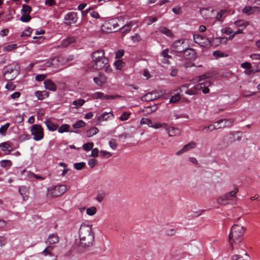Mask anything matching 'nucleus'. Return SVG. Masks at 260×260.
<instances>
[{"instance_id":"f257e3e1","label":"nucleus","mask_w":260,"mask_h":260,"mask_svg":"<svg viewBox=\"0 0 260 260\" xmlns=\"http://www.w3.org/2000/svg\"><path fill=\"white\" fill-rule=\"evenodd\" d=\"M79 247L86 249L93 245L94 241V233L90 224L82 223L78 231Z\"/></svg>"},{"instance_id":"f03ea898","label":"nucleus","mask_w":260,"mask_h":260,"mask_svg":"<svg viewBox=\"0 0 260 260\" xmlns=\"http://www.w3.org/2000/svg\"><path fill=\"white\" fill-rule=\"evenodd\" d=\"M245 228L238 224H234L231 228L229 235V242L233 250L236 248V245L241 242Z\"/></svg>"},{"instance_id":"7ed1b4c3","label":"nucleus","mask_w":260,"mask_h":260,"mask_svg":"<svg viewBox=\"0 0 260 260\" xmlns=\"http://www.w3.org/2000/svg\"><path fill=\"white\" fill-rule=\"evenodd\" d=\"M92 67L96 70H101L106 68L107 72L108 69L109 59L105 55L103 50H99L93 52L91 54Z\"/></svg>"},{"instance_id":"20e7f679","label":"nucleus","mask_w":260,"mask_h":260,"mask_svg":"<svg viewBox=\"0 0 260 260\" xmlns=\"http://www.w3.org/2000/svg\"><path fill=\"white\" fill-rule=\"evenodd\" d=\"M233 121L229 119H222L215 122L214 124H210L204 126L202 131L205 133H208L213 131L224 127L230 126L233 124Z\"/></svg>"},{"instance_id":"39448f33","label":"nucleus","mask_w":260,"mask_h":260,"mask_svg":"<svg viewBox=\"0 0 260 260\" xmlns=\"http://www.w3.org/2000/svg\"><path fill=\"white\" fill-rule=\"evenodd\" d=\"M238 191L237 188H235L234 189L230 192H227L221 196L217 198V203L221 205H226L229 204V201L232 200V198H235L236 194Z\"/></svg>"},{"instance_id":"423d86ee","label":"nucleus","mask_w":260,"mask_h":260,"mask_svg":"<svg viewBox=\"0 0 260 260\" xmlns=\"http://www.w3.org/2000/svg\"><path fill=\"white\" fill-rule=\"evenodd\" d=\"M30 131L35 141H39L43 139L44 129L41 125L38 124L32 125L30 128Z\"/></svg>"},{"instance_id":"0eeeda50","label":"nucleus","mask_w":260,"mask_h":260,"mask_svg":"<svg viewBox=\"0 0 260 260\" xmlns=\"http://www.w3.org/2000/svg\"><path fill=\"white\" fill-rule=\"evenodd\" d=\"M19 67L17 65L9 68L4 73L3 76L6 80L11 81L14 79L19 74Z\"/></svg>"},{"instance_id":"6e6552de","label":"nucleus","mask_w":260,"mask_h":260,"mask_svg":"<svg viewBox=\"0 0 260 260\" xmlns=\"http://www.w3.org/2000/svg\"><path fill=\"white\" fill-rule=\"evenodd\" d=\"M211 85V83L208 80H206L204 82L199 83L193 87H190V88L192 90H194L196 92V94L198 93V91L200 90H202V92L204 93H207L209 92V89L208 88Z\"/></svg>"},{"instance_id":"1a4fd4ad","label":"nucleus","mask_w":260,"mask_h":260,"mask_svg":"<svg viewBox=\"0 0 260 260\" xmlns=\"http://www.w3.org/2000/svg\"><path fill=\"white\" fill-rule=\"evenodd\" d=\"M69 187L65 185H57L50 189V194L53 198L59 197L63 194Z\"/></svg>"},{"instance_id":"9d476101","label":"nucleus","mask_w":260,"mask_h":260,"mask_svg":"<svg viewBox=\"0 0 260 260\" xmlns=\"http://www.w3.org/2000/svg\"><path fill=\"white\" fill-rule=\"evenodd\" d=\"M77 13L74 12H70L64 15V23L66 25H71L77 22Z\"/></svg>"},{"instance_id":"9b49d317","label":"nucleus","mask_w":260,"mask_h":260,"mask_svg":"<svg viewBox=\"0 0 260 260\" xmlns=\"http://www.w3.org/2000/svg\"><path fill=\"white\" fill-rule=\"evenodd\" d=\"M119 95H106L104 93L101 91H96L91 94V98L93 100H113L116 98H119Z\"/></svg>"},{"instance_id":"f8f14e48","label":"nucleus","mask_w":260,"mask_h":260,"mask_svg":"<svg viewBox=\"0 0 260 260\" xmlns=\"http://www.w3.org/2000/svg\"><path fill=\"white\" fill-rule=\"evenodd\" d=\"M184 43V41L182 39L175 41L171 46L172 50L176 52L182 53L186 48Z\"/></svg>"},{"instance_id":"ddd939ff","label":"nucleus","mask_w":260,"mask_h":260,"mask_svg":"<svg viewBox=\"0 0 260 260\" xmlns=\"http://www.w3.org/2000/svg\"><path fill=\"white\" fill-rule=\"evenodd\" d=\"M184 57L186 60H192L196 58V53L195 51L191 48H185L182 52Z\"/></svg>"},{"instance_id":"4468645a","label":"nucleus","mask_w":260,"mask_h":260,"mask_svg":"<svg viewBox=\"0 0 260 260\" xmlns=\"http://www.w3.org/2000/svg\"><path fill=\"white\" fill-rule=\"evenodd\" d=\"M61 60H63V58L61 57H55L51 59V61H47L45 62V66L47 67H58L60 66H62V63H59L58 62H61Z\"/></svg>"},{"instance_id":"2eb2a0df","label":"nucleus","mask_w":260,"mask_h":260,"mask_svg":"<svg viewBox=\"0 0 260 260\" xmlns=\"http://www.w3.org/2000/svg\"><path fill=\"white\" fill-rule=\"evenodd\" d=\"M159 97V94L156 91L147 93L141 98L143 101L150 102L156 100Z\"/></svg>"},{"instance_id":"dca6fc26","label":"nucleus","mask_w":260,"mask_h":260,"mask_svg":"<svg viewBox=\"0 0 260 260\" xmlns=\"http://www.w3.org/2000/svg\"><path fill=\"white\" fill-rule=\"evenodd\" d=\"M18 192L21 196L24 201L28 200L29 194V187L26 186H21L18 188Z\"/></svg>"},{"instance_id":"f3484780","label":"nucleus","mask_w":260,"mask_h":260,"mask_svg":"<svg viewBox=\"0 0 260 260\" xmlns=\"http://www.w3.org/2000/svg\"><path fill=\"white\" fill-rule=\"evenodd\" d=\"M193 40L196 43L202 46H204L208 45V39L199 35H194Z\"/></svg>"},{"instance_id":"a211bd4d","label":"nucleus","mask_w":260,"mask_h":260,"mask_svg":"<svg viewBox=\"0 0 260 260\" xmlns=\"http://www.w3.org/2000/svg\"><path fill=\"white\" fill-rule=\"evenodd\" d=\"M196 146V143L194 142H191L188 144L184 145L181 149L178 151L176 152V155H180L184 152H187L190 150L194 148Z\"/></svg>"},{"instance_id":"6ab92c4d","label":"nucleus","mask_w":260,"mask_h":260,"mask_svg":"<svg viewBox=\"0 0 260 260\" xmlns=\"http://www.w3.org/2000/svg\"><path fill=\"white\" fill-rule=\"evenodd\" d=\"M165 129L167 131L169 137L179 136L181 134V131L179 128L169 127L168 125L165 127Z\"/></svg>"},{"instance_id":"aec40b11","label":"nucleus","mask_w":260,"mask_h":260,"mask_svg":"<svg viewBox=\"0 0 260 260\" xmlns=\"http://www.w3.org/2000/svg\"><path fill=\"white\" fill-rule=\"evenodd\" d=\"M0 148L6 155L10 154L12 151V147L8 142H5L1 143Z\"/></svg>"},{"instance_id":"412c9836","label":"nucleus","mask_w":260,"mask_h":260,"mask_svg":"<svg viewBox=\"0 0 260 260\" xmlns=\"http://www.w3.org/2000/svg\"><path fill=\"white\" fill-rule=\"evenodd\" d=\"M45 89L50 91H55L56 90L57 86L55 83L50 79H47L44 82Z\"/></svg>"},{"instance_id":"4be33fe9","label":"nucleus","mask_w":260,"mask_h":260,"mask_svg":"<svg viewBox=\"0 0 260 260\" xmlns=\"http://www.w3.org/2000/svg\"><path fill=\"white\" fill-rule=\"evenodd\" d=\"M93 81L99 86H103L106 81V77L101 74H99L97 77L93 78Z\"/></svg>"},{"instance_id":"5701e85b","label":"nucleus","mask_w":260,"mask_h":260,"mask_svg":"<svg viewBox=\"0 0 260 260\" xmlns=\"http://www.w3.org/2000/svg\"><path fill=\"white\" fill-rule=\"evenodd\" d=\"M113 114L111 112H105L97 118V121L98 122H101L104 121H106L108 118H110V116L113 117Z\"/></svg>"},{"instance_id":"b1692460","label":"nucleus","mask_w":260,"mask_h":260,"mask_svg":"<svg viewBox=\"0 0 260 260\" xmlns=\"http://www.w3.org/2000/svg\"><path fill=\"white\" fill-rule=\"evenodd\" d=\"M44 123L50 131H54L58 127V125L52 122L49 118H47L44 121Z\"/></svg>"},{"instance_id":"393cba45","label":"nucleus","mask_w":260,"mask_h":260,"mask_svg":"<svg viewBox=\"0 0 260 260\" xmlns=\"http://www.w3.org/2000/svg\"><path fill=\"white\" fill-rule=\"evenodd\" d=\"M36 96L39 100H43L49 95V93L45 91H36L35 93Z\"/></svg>"},{"instance_id":"a878e982","label":"nucleus","mask_w":260,"mask_h":260,"mask_svg":"<svg viewBox=\"0 0 260 260\" xmlns=\"http://www.w3.org/2000/svg\"><path fill=\"white\" fill-rule=\"evenodd\" d=\"M234 25L242 29L245 28L249 25V22L244 20H237L234 22Z\"/></svg>"},{"instance_id":"bb28decb","label":"nucleus","mask_w":260,"mask_h":260,"mask_svg":"<svg viewBox=\"0 0 260 260\" xmlns=\"http://www.w3.org/2000/svg\"><path fill=\"white\" fill-rule=\"evenodd\" d=\"M75 41V40L74 37L67 38L61 42L59 46L62 47H67Z\"/></svg>"},{"instance_id":"cd10ccee","label":"nucleus","mask_w":260,"mask_h":260,"mask_svg":"<svg viewBox=\"0 0 260 260\" xmlns=\"http://www.w3.org/2000/svg\"><path fill=\"white\" fill-rule=\"evenodd\" d=\"M59 241L58 236L56 234L50 235L47 241V243L49 244L57 243Z\"/></svg>"},{"instance_id":"c85d7f7f","label":"nucleus","mask_w":260,"mask_h":260,"mask_svg":"<svg viewBox=\"0 0 260 260\" xmlns=\"http://www.w3.org/2000/svg\"><path fill=\"white\" fill-rule=\"evenodd\" d=\"M99 132V130L98 128L95 127H92L86 131V135L87 137H91L96 135Z\"/></svg>"},{"instance_id":"c756f323","label":"nucleus","mask_w":260,"mask_h":260,"mask_svg":"<svg viewBox=\"0 0 260 260\" xmlns=\"http://www.w3.org/2000/svg\"><path fill=\"white\" fill-rule=\"evenodd\" d=\"M159 31L168 37H172L173 36L171 30L165 27H160L159 28Z\"/></svg>"},{"instance_id":"7c9ffc66","label":"nucleus","mask_w":260,"mask_h":260,"mask_svg":"<svg viewBox=\"0 0 260 260\" xmlns=\"http://www.w3.org/2000/svg\"><path fill=\"white\" fill-rule=\"evenodd\" d=\"M1 166L4 168H9L12 165V162L10 160L5 159L0 161Z\"/></svg>"},{"instance_id":"2f4dec72","label":"nucleus","mask_w":260,"mask_h":260,"mask_svg":"<svg viewBox=\"0 0 260 260\" xmlns=\"http://www.w3.org/2000/svg\"><path fill=\"white\" fill-rule=\"evenodd\" d=\"M208 44H210L211 46H214L215 47L218 46L221 44L220 38H214L212 39V41H210L208 40Z\"/></svg>"},{"instance_id":"473e14b6","label":"nucleus","mask_w":260,"mask_h":260,"mask_svg":"<svg viewBox=\"0 0 260 260\" xmlns=\"http://www.w3.org/2000/svg\"><path fill=\"white\" fill-rule=\"evenodd\" d=\"M140 124L141 125L146 124L149 127H152L153 125V122L148 118H142L140 120Z\"/></svg>"},{"instance_id":"72a5a7b5","label":"nucleus","mask_w":260,"mask_h":260,"mask_svg":"<svg viewBox=\"0 0 260 260\" xmlns=\"http://www.w3.org/2000/svg\"><path fill=\"white\" fill-rule=\"evenodd\" d=\"M243 13L247 15L253 14V8L251 6H246L242 10Z\"/></svg>"},{"instance_id":"f704fd0d","label":"nucleus","mask_w":260,"mask_h":260,"mask_svg":"<svg viewBox=\"0 0 260 260\" xmlns=\"http://www.w3.org/2000/svg\"><path fill=\"white\" fill-rule=\"evenodd\" d=\"M225 13V11L224 10H221L218 12L215 17L216 20L218 21H222L224 17V15Z\"/></svg>"},{"instance_id":"c9c22d12","label":"nucleus","mask_w":260,"mask_h":260,"mask_svg":"<svg viewBox=\"0 0 260 260\" xmlns=\"http://www.w3.org/2000/svg\"><path fill=\"white\" fill-rule=\"evenodd\" d=\"M70 127V125L67 124H62L61 126H60L58 129V132L59 133H63L64 132H69V128Z\"/></svg>"},{"instance_id":"e433bc0d","label":"nucleus","mask_w":260,"mask_h":260,"mask_svg":"<svg viewBox=\"0 0 260 260\" xmlns=\"http://www.w3.org/2000/svg\"><path fill=\"white\" fill-rule=\"evenodd\" d=\"M31 11V8L26 5H23L22 6V9H21V13L29 14Z\"/></svg>"},{"instance_id":"4c0bfd02","label":"nucleus","mask_w":260,"mask_h":260,"mask_svg":"<svg viewBox=\"0 0 260 260\" xmlns=\"http://www.w3.org/2000/svg\"><path fill=\"white\" fill-rule=\"evenodd\" d=\"M10 125V124L9 123H6L5 124L2 126L0 127V134L2 135H5Z\"/></svg>"},{"instance_id":"58836bf2","label":"nucleus","mask_w":260,"mask_h":260,"mask_svg":"<svg viewBox=\"0 0 260 260\" xmlns=\"http://www.w3.org/2000/svg\"><path fill=\"white\" fill-rule=\"evenodd\" d=\"M96 207L92 206L86 209V213L89 216H92L96 213Z\"/></svg>"},{"instance_id":"ea45409f","label":"nucleus","mask_w":260,"mask_h":260,"mask_svg":"<svg viewBox=\"0 0 260 260\" xmlns=\"http://www.w3.org/2000/svg\"><path fill=\"white\" fill-rule=\"evenodd\" d=\"M124 63L121 60H117L114 63V66L117 70H121L124 67Z\"/></svg>"},{"instance_id":"a19ab883","label":"nucleus","mask_w":260,"mask_h":260,"mask_svg":"<svg viewBox=\"0 0 260 260\" xmlns=\"http://www.w3.org/2000/svg\"><path fill=\"white\" fill-rule=\"evenodd\" d=\"M85 102V101L83 99H78L77 100L74 101L73 102V105H74L76 108H77L83 105Z\"/></svg>"},{"instance_id":"79ce46f5","label":"nucleus","mask_w":260,"mask_h":260,"mask_svg":"<svg viewBox=\"0 0 260 260\" xmlns=\"http://www.w3.org/2000/svg\"><path fill=\"white\" fill-rule=\"evenodd\" d=\"M31 18V17L29 14L22 13L20 20L22 22H27L30 20Z\"/></svg>"},{"instance_id":"37998d69","label":"nucleus","mask_w":260,"mask_h":260,"mask_svg":"<svg viewBox=\"0 0 260 260\" xmlns=\"http://www.w3.org/2000/svg\"><path fill=\"white\" fill-rule=\"evenodd\" d=\"M53 249V247L51 246H47L43 251V253L45 255H49L50 256H53V253L51 252V251Z\"/></svg>"},{"instance_id":"c03bdc74","label":"nucleus","mask_w":260,"mask_h":260,"mask_svg":"<svg viewBox=\"0 0 260 260\" xmlns=\"http://www.w3.org/2000/svg\"><path fill=\"white\" fill-rule=\"evenodd\" d=\"M85 125V123L83 120H79L73 125L74 128H79L83 127Z\"/></svg>"},{"instance_id":"a18cd8bd","label":"nucleus","mask_w":260,"mask_h":260,"mask_svg":"<svg viewBox=\"0 0 260 260\" xmlns=\"http://www.w3.org/2000/svg\"><path fill=\"white\" fill-rule=\"evenodd\" d=\"M131 114V113L129 112H123L119 117V119L122 121L127 120L129 118Z\"/></svg>"},{"instance_id":"49530a36","label":"nucleus","mask_w":260,"mask_h":260,"mask_svg":"<svg viewBox=\"0 0 260 260\" xmlns=\"http://www.w3.org/2000/svg\"><path fill=\"white\" fill-rule=\"evenodd\" d=\"M106 25H112V27H116L117 30L119 29V26L115 20H111L106 22Z\"/></svg>"},{"instance_id":"de8ad7c7","label":"nucleus","mask_w":260,"mask_h":260,"mask_svg":"<svg viewBox=\"0 0 260 260\" xmlns=\"http://www.w3.org/2000/svg\"><path fill=\"white\" fill-rule=\"evenodd\" d=\"M105 196H106V193L105 192H103V191L99 192L97 194L96 200L98 202H101L104 199V198L105 197Z\"/></svg>"},{"instance_id":"09e8293b","label":"nucleus","mask_w":260,"mask_h":260,"mask_svg":"<svg viewBox=\"0 0 260 260\" xmlns=\"http://www.w3.org/2000/svg\"><path fill=\"white\" fill-rule=\"evenodd\" d=\"M85 166V163L84 162H76L74 164V168L77 170H81Z\"/></svg>"},{"instance_id":"8fccbe9b","label":"nucleus","mask_w":260,"mask_h":260,"mask_svg":"<svg viewBox=\"0 0 260 260\" xmlns=\"http://www.w3.org/2000/svg\"><path fill=\"white\" fill-rule=\"evenodd\" d=\"M93 147V143H87L84 144L82 146L83 150L85 151H89L92 149Z\"/></svg>"},{"instance_id":"3c124183","label":"nucleus","mask_w":260,"mask_h":260,"mask_svg":"<svg viewBox=\"0 0 260 260\" xmlns=\"http://www.w3.org/2000/svg\"><path fill=\"white\" fill-rule=\"evenodd\" d=\"M245 255L246 257H243V256L236 254L233 256L232 260H247L248 258V256L245 253Z\"/></svg>"},{"instance_id":"603ef678","label":"nucleus","mask_w":260,"mask_h":260,"mask_svg":"<svg viewBox=\"0 0 260 260\" xmlns=\"http://www.w3.org/2000/svg\"><path fill=\"white\" fill-rule=\"evenodd\" d=\"M132 26L130 24H127L123 26L121 28V31L122 34L125 35L126 33H127L131 29Z\"/></svg>"},{"instance_id":"864d4df0","label":"nucleus","mask_w":260,"mask_h":260,"mask_svg":"<svg viewBox=\"0 0 260 260\" xmlns=\"http://www.w3.org/2000/svg\"><path fill=\"white\" fill-rule=\"evenodd\" d=\"M213 55L215 57H223L228 56V54H225L220 51H214L213 53Z\"/></svg>"},{"instance_id":"5fc2aeb1","label":"nucleus","mask_w":260,"mask_h":260,"mask_svg":"<svg viewBox=\"0 0 260 260\" xmlns=\"http://www.w3.org/2000/svg\"><path fill=\"white\" fill-rule=\"evenodd\" d=\"M17 47V45L16 44H14L12 45H8L4 48V51H10L13 49H16Z\"/></svg>"},{"instance_id":"6e6d98bb","label":"nucleus","mask_w":260,"mask_h":260,"mask_svg":"<svg viewBox=\"0 0 260 260\" xmlns=\"http://www.w3.org/2000/svg\"><path fill=\"white\" fill-rule=\"evenodd\" d=\"M32 29L30 27H27L25 29L21 35V37L29 36L31 33Z\"/></svg>"},{"instance_id":"4d7b16f0","label":"nucleus","mask_w":260,"mask_h":260,"mask_svg":"<svg viewBox=\"0 0 260 260\" xmlns=\"http://www.w3.org/2000/svg\"><path fill=\"white\" fill-rule=\"evenodd\" d=\"M167 124L165 123H160L153 122V125H152V127L156 128V129L159 128L160 127H164L165 128V127L167 126Z\"/></svg>"},{"instance_id":"13d9d810","label":"nucleus","mask_w":260,"mask_h":260,"mask_svg":"<svg viewBox=\"0 0 260 260\" xmlns=\"http://www.w3.org/2000/svg\"><path fill=\"white\" fill-rule=\"evenodd\" d=\"M60 57H62V56ZM62 58L63 60H61V62H58L59 63H62V66L64 65L66 63L72 60L73 59V56H69L68 57H62Z\"/></svg>"},{"instance_id":"bf43d9fd","label":"nucleus","mask_w":260,"mask_h":260,"mask_svg":"<svg viewBox=\"0 0 260 260\" xmlns=\"http://www.w3.org/2000/svg\"><path fill=\"white\" fill-rule=\"evenodd\" d=\"M100 153V155L103 157L109 158L112 156V154L110 152L105 150H101Z\"/></svg>"},{"instance_id":"052dcab7","label":"nucleus","mask_w":260,"mask_h":260,"mask_svg":"<svg viewBox=\"0 0 260 260\" xmlns=\"http://www.w3.org/2000/svg\"><path fill=\"white\" fill-rule=\"evenodd\" d=\"M132 40L134 42H138L141 40V37L139 34H135L132 37Z\"/></svg>"},{"instance_id":"680f3d73","label":"nucleus","mask_w":260,"mask_h":260,"mask_svg":"<svg viewBox=\"0 0 260 260\" xmlns=\"http://www.w3.org/2000/svg\"><path fill=\"white\" fill-rule=\"evenodd\" d=\"M5 88L9 90L12 91L15 89L16 86L12 82H8L5 86Z\"/></svg>"},{"instance_id":"e2e57ef3","label":"nucleus","mask_w":260,"mask_h":260,"mask_svg":"<svg viewBox=\"0 0 260 260\" xmlns=\"http://www.w3.org/2000/svg\"><path fill=\"white\" fill-rule=\"evenodd\" d=\"M172 11L175 14H180L182 13V8L179 6H177L174 7L172 9Z\"/></svg>"},{"instance_id":"0e129e2a","label":"nucleus","mask_w":260,"mask_h":260,"mask_svg":"<svg viewBox=\"0 0 260 260\" xmlns=\"http://www.w3.org/2000/svg\"><path fill=\"white\" fill-rule=\"evenodd\" d=\"M47 77V75L45 74H39L37 75L35 79L37 81L40 82L44 80Z\"/></svg>"},{"instance_id":"69168bd1","label":"nucleus","mask_w":260,"mask_h":260,"mask_svg":"<svg viewBox=\"0 0 260 260\" xmlns=\"http://www.w3.org/2000/svg\"><path fill=\"white\" fill-rule=\"evenodd\" d=\"M89 15L93 18L99 19L100 18L99 13L96 11H93L92 10L90 11Z\"/></svg>"},{"instance_id":"338daca9","label":"nucleus","mask_w":260,"mask_h":260,"mask_svg":"<svg viewBox=\"0 0 260 260\" xmlns=\"http://www.w3.org/2000/svg\"><path fill=\"white\" fill-rule=\"evenodd\" d=\"M97 163L98 161L94 158L90 159L88 162V165L91 168H93L97 164Z\"/></svg>"},{"instance_id":"774afa93","label":"nucleus","mask_w":260,"mask_h":260,"mask_svg":"<svg viewBox=\"0 0 260 260\" xmlns=\"http://www.w3.org/2000/svg\"><path fill=\"white\" fill-rule=\"evenodd\" d=\"M176 230L175 229H169L166 231V234L168 236H173L176 234Z\"/></svg>"}]
</instances>
